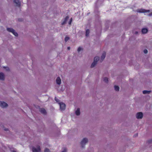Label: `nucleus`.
<instances>
[{
  "instance_id": "f257e3e1",
  "label": "nucleus",
  "mask_w": 152,
  "mask_h": 152,
  "mask_svg": "<svg viewBox=\"0 0 152 152\" xmlns=\"http://www.w3.org/2000/svg\"><path fill=\"white\" fill-rule=\"evenodd\" d=\"M99 60V57L96 56L94 57V61L91 64V68H93L94 66H95L96 65V64H97V62Z\"/></svg>"
},
{
  "instance_id": "f03ea898",
  "label": "nucleus",
  "mask_w": 152,
  "mask_h": 152,
  "mask_svg": "<svg viewBox=\"0 0 152 152\" xmlns=\"http://www.w3.org/2000/svg\"><path fill=\"white\" fill-rule=\"evenodd\" d=\"M137 12L140 13H145L147 12H149L150 11V10H146L143 9H138L137 10Z\"/></svg>"
},
{
  "instance_id": "7ed1b4c3",
  "label": "nucleus",
  "mask_w": 152,
  "mask_h": 152,
  "mask_svg": "<svg viewBox=\"0 0 152 152\" xmlns=\"http://www.w3.org/2000/svg\"><path fill=\"white\" fill-rule=\"evenodd\" d=\"M88 141V139L86 138H84L80 142V144L81 145L82 147L83 148L84 147V146L85 145V144L86 143H87Z\"/></svg>"
},
{
  "instance_id": "20e7f679",
  "label": "nucleus",
  "mask_w": 152,
  "mask_h": 152,
  "mask_svg": "<svg viewBox=\"0 0 152 152\" xmlns=\"http://www.w3.org/2000/svg\"><path fill=\"white\" fill-rule=\"evenodd\" d=\"M32 151L33 152H40L41 151L40 146H37V148L35 147H33L32 148Z\"/></svg>"
},
{
  "instance_id": "39448f33",
  "label": "nucleus",
  "mask_w": 152,
  "mask_h": 152,
  "mask_svg": "<svg viewBox=\"0 0 152 152\" xmlns=\"http://www.w3.org/2000/svg\"><path fill=\"white\" fill-rule=\"evenodd\" d=\"M60 109L61 110H64L65 109L66 105L64 103L61 102L59 103Z\"/></svg>"
},
{
  "instance_id": "423d86ee",
  "label": "nucleus",
  "mask_w": 152,
  "mask_h": 152,
  "mask_svg": "<svg viewBox=\"0 0 152 152\" xmlns=\"http://www.w3.org/2000/svg\"><path fill=\"white\" fill-rule=\"evenodd\" d=\"M8 104L4 102H1L0 101V106L2 108L7 107Z\"/></svg>"
},
{
  "instance_id": "0eeeda50",
  "label": "nucleus",
  "mask_w": 152,
  "mask_h": 152,
  "mask_svg": "<svg viewBox=\"0 0 152 152\" xmlns=\"http://www.w3.org/2000/svg\"><path fill=\"white\" fill-rule=\"evenodd\" d=\"M136 117L137 119H141L143 117V114L142 112H139L136 115Z\"/></svg>"
},
{
  "instance_id": "6e6552de",
  "label": "nucleus",
  "mask_w": 152,
  "mask_h": 152,
  "mask_svg": "<svg viewBox=\"0 0 152 152\" xmlns=\"http://www.w3.org/2000/svg\"><path fill=\"white\" fill-rule=\"evenodd\" d=\"M106 55V53L105 52H104L102 54V56L101 57V58L100 60V61L101 62H102L103 60L104 59L105 57V56Z\"/></svg>"
},
{
  "instance_id": "1a4fd4ad",
  "label": "nucleus",
  "mask_w": 152,
  "mask_h": 152,
  "mask_svg": "<svg viewBox=\"0 0 152 152\" xmlns=\"http://www.w3.org/2000/svg\"><path fill=\"white\" fill-rule=\"evenodd\" d=\"M19 1L20 0H14L13 1L14 3L19 7H20V3Z\"/></svg>"
},
{
  "instance_id": "9d476101",
  "label": "nucleus",
  "mask_w": 152,
  "mask_h": 152,
  "mask_svg": "<svg viewBox=\"0 0 152 152\" xmlns=\"http://www.w3.org/2000/svg\"><path fill=\"white\" fill-rule=\"evenodd\" d=\"M61 79L60 77H58L56 79V83L57 84L60 85L61 83Z\"/></svg>"
},
{
  "instance_id": "9b49d317",
  "label": "nucleus",
  "mask_w": 152,
  "mask_h": 152,
  "mask_svg": "<svg viewBox=\"0 0 152 152\" xmlns=\"http://www.w3.org/2000/svg\"><path fill=\"white\" fill-rule=\"evenodd\" d=\"M4 74L2 73H0V80H4Z\"/></svg>"
},
{
  "instance_id": "f8f14e48",
  "label": "nucleus",
  "mask_w": 152,
  "mask_h": 152,
  "mask_svg": "<svg viewBox=\"0 0 152 152\" xmlns=\"http://www.w3.org/2000/svg\"><path fill=\"white\" fill-rule=\"evenodd\" d=\"M69 18V16H66V18H65L64 21L62 22L61 24L62 25H63L64 24H65L66 23L67 19Z\"/></svg>"
},
{
  "instance_id": "ddd939ff",
  "label": "nucleus",
  "mask_w": 152,
  "mask_h": 152,
  "mask_svg": "<svg viewBox=\"0 0 152 152\" xmlns=\"http://www.w3.org/2000/svg\"><path fill=\"white\" fill-rule=\"evenodd\" d=\"M40 111L41 113L43 114H45L46 113V110L43 108L40 109Z\"/></svg>"
},
{
  "instance_id": "4468645a",
  "label": "nucleus",
  "mask_w": 152,
  "mask_h": 152,
  "mask_svg": "<svg viewBox=\"0 0 152 152\" xmlns=\"http://www.w3.org/2000/svg\"><path fill=\"white\" fill-rule=\"evenodd\" d=\"M7 30L8 31L11 32L12 33L13 32H14V30L13 28H7Z\"/></svg>"
},
{
  "instance_id": "2eb2a0df",
  "label": "nucleus",
  "mask_w": 152,
  "mask_h": 152,
  "mask_svg": "<svg viewBox=\"0 0 152 152\" xmlns=\"http://www.w3.org/2000/svg\"><path fill=\"white\" fill-rule=\"evenodd\" d=\"M148 31V29L147 28H143L142 30V32L143 34H145Z\"/></svg>"
},
{
  "instance_id": "dca6fc26",
  "label": "nucleus",
  "mask_w": 152,
  "mask_h": 152,
  "mask_svg": "<svg viewBox=\"0 0 152 152\" xmlns=\"http://www.w3.org/2000/svg\"><path fill=\"white\" fill-rule=\"evenodd\" d=\"M75 114L77 115H79L80 114V109L78 108L75 112Z\"/></svg>"
},
{
  "instance_id": "f3484780",
  "label": "nucleus",
  "mask_w": 152,
  "mask_h": 152,
  "mask_svg": "<svg viewBox=\"0 0 152 152\" xmlns=\"http://www.w3.org/2000/svg\"><path fill=\"white\" fill-rule=\"evenodd\" d=\"M151 92V91H149L147 90H144L143 91L142 93L144 94H149Z\"/></svg>"
},
{
  "instance_id": "a211bd4d",
  "label": "nucleus",
  "mask_w": 152,
  "mask_h": 152,
  "mask_svg": "<svg viewBox=\"0 0 152 152\" xmlns=\"http://www.w3.org/2000/svg\"><path fill=\"white\" fill-rule=\"evenodd\" d=\"M115 90L116 91H118L119 90V87L118 86H114Z\"/></svg>"
},
{
  "instance_id": "6ab92c4d",
  "label": "nucleus",
  "mask_w": 152,
  "mask_h": 152,
  "mask_svg": "<svg viewBox=\"0 0 152 152\" xmlns=\"http://www.w3.org/2000/svg\"><path fill=\"white\" fill-rule=\"evenodd\" d=\"M89 33H90V31H89V29H88L86 30V37H88V35H89Z\"/></svg>"
},
{
  "instance_id": "aec40b11",
  "label": "nucleus",
  "mask_w": 152,
  "mask_h": 152,
  "mask_svg": "<svg viewBox=\"0 0 152 152\" xmlns=\"http://www.w3.org/2000/svg\"><path fill=\"white\" fill-rule=\"evenodd\" d=\"M103 81L105 83H107L108 81V78H107V77H105L104 78V79H103Z\"/></svg>"
},
{
  "instance_id": "412c9836",
  "label": "nucleus",
  "mask_w": 152,
  "mask_h": 152,
  "mask_svg": "<svg viewBox=\"0 0 152 152\" xmlns=\"http://www.w3.org/2000/svg\"><path fill=\"white\" fill-rule=\"evenodd\" d=\"M12 33L16 37L18 36V34L16 32L15 30L14 31V32H12Z\"/></svg>"
},
{
  "instance_id": "4be33fe9",
  "label": "nucleus",
  "mask_w": 152,
  "mask_h": 152,
  "mask_svg": "<svg viewBox=\"0 0 152 152\" xmlns=\"http://www.w3.org/2000/svg\"><path fill=\"white\" fill-rule=\"evenodd\" d=\"M69 39V37H66L65 38V42H67V41H68Z\"/></svg>"
},
{
  "instance_id": "5701e85b",
  "label": "nucleus",
  "mask_w": 152,
  "mask_h": 152,
  "mask_svg": "<svg viewBox=\"0 0 152 152\" xmlns=\"http://www.w3.org/2000/svg\"><path fill=\"white\" fill-rule=\"evenodd\" d=\"M44 152H50V151L48 149L46 148L45 149Z\"/></svg>"
},
{
  "instance_id": "b1692460",
  "label": "nucleus",
  "mask_w": 152,
  "mask_h": 152,
  "mask_svg": "<svg viewBox=\"0 0 152 152\" xmlns=\"http://www.w3.org/2000/svg\"><path fill=\"white\" fill-rule=\"evenodd\" d=\"M82 48L80 47H79L77 49V51L78 52H80V51L81 50H82Z\"/></svg>"
},
{
  "instance_id": "393cba45",
  "label": "nucleus",
  "mask_w": 152,
  "mask_h": 152,
  "mask_svg": "<svg viewBox=\"0 0 152 152\" xmlns=\"http://www.w3.org/2000/svg\"><path fill=\"white\" fill-rule=\"evenodd\" d=\"M55 100L56 102H59V99L56 97H55Z\"/></svg>"
},
{
  "instance_id": "a878e982",
  "label": "nucleus",
  "mask_w": 152,
  "mask_h": 152,
  "mask_svg": "<svg viewBox=\"0 0 152 152\" xmlns=\"http://www.w3.org/2000/svg\"><path fill=\"white\" fill-rule=\"evenodd\" d=\"M72 18H71L69 21V24L70 25L71 24L72 22Z\"/></svg>"
},
{
  "instance_id": "bb28decb",
  "label": "nucleus",
  "mask_w": 152,
  "mask_h": 152,
  "mask_svg": "<svg viewBox=\"0 0 152 152\" xmlns=\"http://www.w3.org/2000/svg\"><path fill=\"white\" fill-rule=\"evenodd\" d=\"M143 52L145 53L146 54L148 53V50L147 49H145L143 51Z\"/></svg>"
},
{
  "instance_id": "cd10ccee",
  "label": "nucleus",
  "mask_w": 152,
  "mask_h": 152,
  "mask_svg": "<svg viewBox=\"0 0 152 152\" xmlns=\"http://www.w3.org/2000/svg\"><path fill=\"white\" fill-rule=\"evenodd\" d=\"M67 151V149L66 148H64V151H62L61 152H66Z\"/></svg>"
},
{
  "instance_id": "c85d7f7f",
  "label": "nucleus",
  "mask_w": 152,
  "mask_h": 152,
  "mask_svg": "<svg viewBox=\"0 0 152 152\" xmlns=\"http://www.w3.org/2000/svg\"><path fill=\"white\" fill-rule=\"evenodd\" d=\"M152 142V140H149L148 141V143H151Z\"/></svg>"
},
{
  "instance_id": "c756f323",
  "label": "nucleus",
  "mask_w": 152,
  "mask_h": 152,
  "mask_svg": "<svg viewBox=\"0 0 152 152\" xmlns=\"http://www.w3.org/2000/svg\"><path fill=\"white\" fill-rule=\"evenodd\" d=\"M148 15L149 16H152V12H151Z\"/></svg>"
},
{
  "instance_id": "7c9ffc66",
  "label": "nucleus",
  "mask_w": 152,
  "mask_h": 152,
  "mask_svg": "<svg viewBox=\"0 0 152 152\" xmlns=\"http://www.w3.org/2000/svg\"><path fill=\"white\" fill-rule=\"evenodd\" d=\"M138 134L137 133L136 134H135L134 135V137H137L138 136Z\"/></svg>"
},
{
  "instance_id": "2f4dec72",
  "label": "nucleus",
  "mask_w": 152,
  "mask_h": 152,
  "mask_svg": "<svg viewBox=\"0 0 152 152\" xmlns=\"http://www.w3.org/2000/svg\"><path fill=\"white\" fill-rule=\"evenodd\" d=\"M138 33V32L137 31H136L135 32V34H137Z\"/></svg>"
},
{
  "instance_id": "473e14b6",
  "label": "nucleus",
  "mask_w": 152,
  "mask_h": 152,
  "mask_svg": "<svg viewBox=\"0 0 152 152\" xmlns=\"http://www.w3.org/2000/svg\"><path fill=\"white\" fill-rule=\"evenodd\" d=\"M67 49L68 50H69L70 49V47H68Z\"/></svg>"
},
{
  "instance_id": "72a5a7b5",
  "label": "nucleus",
  "mask_w": 152,
  "mask_h": 152,
  "mask_svg": "<svg viewBox=\"0 0 152 152\" xmlns=\"http://www.w3.org/2000/svg\"><path fill=\"white\" fill-rule=\"evenodd\" d=\"M4 130L5 131H7L8 130V129H5Z\"/></svg>"
},
{
  "instance_id": "f704fd0d",
  "label": "nucleus",
  "mask_w": 152,
  "mask_h": 152,
  "mask_svg": "<svg viewBox=\"0 0 152 152\" xmlns=\"http://www.w3.org/2000/svg\"><path fill=\"white\" fill-rule=\"evenodd\" d=\"M12 152H16V151H12Z\"/></svg>"
}]
</instances>
